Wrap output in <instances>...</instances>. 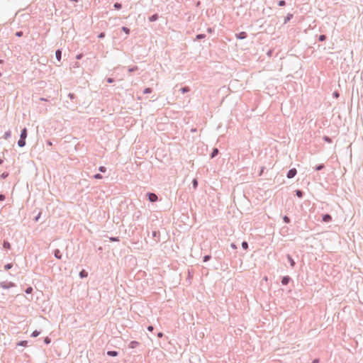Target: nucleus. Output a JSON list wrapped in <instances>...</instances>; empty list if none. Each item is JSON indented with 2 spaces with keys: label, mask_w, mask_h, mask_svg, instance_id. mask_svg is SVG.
<instances>
[{
  "label": "nucleus",
  "mask_w": 363,
  "mask_h": 363,
  "mask_svg": "<svg viewBox=\"0 0 363 363\" xmlns=\"http://www.w3.org/2000/svg\"><path fill=\"white\" fill-rule=\"evenodd\" d=\"M286 4V2L285 0H280V1H278V5L279 6H285Z\"/></svg>",
  "instance_id": "37998d69"
},
{
  "label": "nucleus",
  "mask_w": 363,
  "mask_h": 363,
  "mask_svg": "<svg viewBox=\"0 0 363 363\" xmlns=\"http://www.w3.org/2000/svg\"><path fill=\"white\" fill-rule=\"evenodd\" d=\"M286 257L287 259V260L289 261V264H290V266L294 268L295 266H296V262L294 261V259H293V257L289 255V254H287L286 255Z\"/></svg>",
  "instance_id": "6e6552de"
},
{
  "label": "nucleus",
  "mask_w": 363,
  "mask_h": 363,
  "mask_svg": "<svg viewBox=\"0 0 363 363\" xmlns=\"http://www.w3.org/2000/svg\"><path fill=\"white\" fill-rule=\"evenodd\" d=\"M190 87L188 86H182L179 89V91L182 93V94H186V93H188L190 91Z\"/></svg>",
  "instance_id": "aec40b11"
},
{
  "label": "nucleus",
  "mask_w": 363,
  "mask_h": 363,
  "mask_svg": "<svg viewBox=\"0 0 363 363\" xmlns=\"http://www.w3.org/2000/svg\"><path fill=\"white\" fill-rule=\"evenodd\" d=\"M294 16V14L293 13H288L285 18H284V24H286L288 22H289L292 18Z\"/></svg>",
  "instance_id": "a211bd4d"
},
{
  "label": "nucleus",
  "mask_w": 363,
  "mask_h": 363,
  "mask_svg": "<svg viewBox=\"0 0 363 363\" xmlns=\"http://www.w3.org/2000/svg\"><path fill=\"white\" fill-rule=\"evenodd\" d=\"M220 152L217 147H213L212 152L210 154L211 159H213L219 155Z\"/></svg>",
  "instance_id": "0eeeda50"
},
{
  "label": "nucleus",
  "mask_w": 363,
  "mask_h": 363,
  "mask_svg": "<svg viewBox=\"0 0 363 363\" xmlns=\"http://www.w3.org/2000/svg\"><path fill=\"white\" fill-rule=\"evenodd\" d=\"M4 162V160L0 158V165Z\"/></svg>",
  "instance_id": "338daca9"
},
{
  "label": "nucleus",
  "mask_w": 363,
  "mask_h": 363,
  "mask_svg": "<svg viewBox=\"0 0 363 363\" xmlns=\"http://www.w3.org/2000/svg\"><path fill=\"white\" fill-rule=\"evenodd\" d=\"M12 267H13L12 263H7L6 264L4 265V269L6 271L11 269Z\"/></svg>",
  "instance_id": "4c0bfd02"
},
{
  "label": "nucleus",
  "mask_w": 363,
  "mask_h": 363,
  "mask_svg": "<svg viewBox=\"0 0 363 363\" xmlns=\"http://www.w3.org/2000/svg\"><path fill=\"white\" fill-rule=\"evenodd\" d=\"M43 342L45 345H49L51 342V338L49 337H45Z\"/></svg>",
  "instance_id": "ea45409f"
},
{
  "label": "nucleus",
  "mask_w": 363,
  "mask_h": 363,
  "mask_svg": "<svg viewBox=\"0 0 363 363\" xmlns=\"http://www.w3.org/2000/svg\"><path fill=\"white\" fill-rule=\"evenodd\" d=\"M152 236L155 240L156 242H159L160 241V231H158V230H153L152 232Z\"/></svg>",
  "instance_id": "9d476101"
},
{
  "label": "nucleus",
  "mask_w": 363,
  "mask_h": 363,
  "mask_svg": "<svg viewBox=\"0 0 363 363\" xmlns=\"http://www.w3.org/2000/svg\"><path fill=\"white\" fill-rule=\"evenodd\" d=\"M207 32H208V33H213V32H214V29H213V28H211V27H208V28H207Z\"/></svg>",
  "instance_id": "4d7b16f0"
},
{
  "label": "nucleus",
  "mask_w": 363,
  "mask_h": 363,
  "mask_svg": "<svg viewBox=\"0 0 363 363\" xmlns=\"http://www.w3.org/2000/svg\"><path fill=\"white\" fill-rule=\"evenodd\" d=\"M93 177L96 179H101L103 178V176L99 174V173H97V174H95Z\"/></svg>",
  "instance_id": "79ce46f5"
},
{
  "label": "nucleus",
  "mask_w": 363,
  "mask_h": 363,
  "mask_svg": "<svg viewBox=\"0 0 363 363\" xmlns=\"http://www.w3.org/2000/svg\"><path fill=\"white\" fill-rule=\"evenodd\" d=\"M55 58L58 61V62H61V59H62V50L61 49L56 50Z\"/></svg>",
  "instance_id": "9b49d317"
},
{
  "label": "nucleus",
  "mask_w": 363,
  "mask_h": 363,
  "mask_svg": "<svg viewBox=\"0 0 363 363\" xmlns=\"http://www.w3.org/2000/svg\"><path fill=\"white\" fill-rule=\"evenodd\" d=\"M11 136V131L10 130H9L6 132H5V133L4 135V138L7 140V139L10 138Z\"/></svg>",
  "instance_id": "cd10ccee"
},
{
  "label": "nucleus",
  "mask_w": 363,
  "mask_h": 363,
  "mask_svg": "<svg viewBox=\"0 0 363 363\" xmlns=\"http://www.w3.org/2000/svg\"><path fill=\"white\" fill-rule=\"evenodd\" d=\"M282 218H283V221H284L285 223L289 224V223H291V219H290V218H289V216H284Z\"/></svg>",
  "instance_id": "473e14b6"
},
{
  "label": "nucleus",
  "mask_w": 363,
  "mask_h": 363,
  "mask_svg": "<svg viewBox=\"0 0 363 363\" xmlns=\"http://www.w3.org/2000/svg\"><path fill=\"white\" fill-rule=\"evenodd\" d=\"M53 255L55 256V257L57 259H62V253L60 252V250L59 249H55L54 251H53Z\"/></svg>",
  "instance_id": "f8f14e48"
},
{
  "label": "nucleus",
  "mask_w": 363,
  "mask_h": 363,
  "mask_svg": "<svg viewBox=\"0 0 363 363\" xmlns=\"http://www.w3.org/2000/svg\"><path fill=\"white\" fill-rule=\"evenodd\" d=\"M159 14L154 13L148 18L150 22H155L159 19Z\"/></svg>",
  "instance_id": "4468645a"
},
{
  "label": "nucleus",
  "mask_w": 363,
  "mask_h": 363,
  "mask_svg": "<svg viewBox=\"0 0 363 363\" xmlns=\"http://www.w3.org/2000/svg\"><path fill=\"white\" fill-rule=\"evenodd\" d=\"M152 91H153V90H152V88H150V87H147V88L144 89V90H143V94H150V93H152Z\"/></svg>",
  "instance_id": "c9c22d12"
},
{
  "label": "nucleus",
  "mask_w": 363,
  "mask_h": 363,
  "mask_svg": "<svg viewBox=\"0 0 363 363\" xmlns=\"http://www.w3.org/2000/svg\"><path fill=\"white\" fill-rule=\"evenodd\" d=\"M17 346L27 347L28 341L27 340H21L17 342Z\"/></svg>",
  "instance_id": "5701e85b"
},
{
  "label": "nucleus",
  "mask_w": 363,
  "mask_h": 363,
  "mask_svg": "<svg viewBox=\"0 0 363 363\" xmlns=\"http://www.w3.org/2000/svg\"><path fill=\"white\" fill-rule=\"evenodd\" d=\"M33 291V287H32V286H28V287L25 289V292H26V294H32Z\"/></svg>",
  "instance_id": "f704fd0d"
},
{
  "label": "nucleus",
  "mask_w": 363,
  "mask_h": 363,
  "mask_svg": "<svg viewBox=\"0 0 363 363\" xmlns=\"http://www.w3.org/2000/svg\"><path fill=\"white\" fill-rule=\"evenodd\" d=\"M147 200L151 203H155L159 200L158 196L153 192H147L146 194Z\"/></svg>",
  "instance_id": "f257e3e1"
},
{
  "label": "nucleus",
  "mask_w": 363,
  "mask_h": 363,
  "mask_svg": "<svg viewBox=\"0 0 363 363\" xmlns=\"http://www.w3.org/2000/svg\"><path fill=\"white\" fill-rule=\"evenodd\" d=\"M137 70H138V66H133V67H130L128 69V72L133 73L134 72H136Z\"/></svg>",
  "instance_id": "e433bc0d"
},
{
  "label": "nucleus",
  "mask_w": 363,
  "mask_h": 363,
  "mask_svg": "<svg viewBox=\"0 0 363 363\" xmlns=\"http://www.w3.org/2000/svg\"><path fill=\"white\" fill-rule=\"evenodd\" d=\"M206 37V35L205 34L200 33V34H198L196 35L195 40H201L204 39Z\"/></svg>",
  "instance_id": "393cba45"
},
{
  "label": "nucleus",
  "mask_w": 363,
  "mask_h": 363,
  "mask_svg": "<svg viewBox=\"0 0 363 363\" xmlns=\"http://www.w3.org/2000/svg\"><path fill=\"white\" fill-rule=\"evenodd\" d=\"M211 259V256L210 255H206L203 257V261L204 262L209 261Z\"/></svg>",
  "instance_id": "58836bf2"
},
{
  "label": "nucleus",
  "mask_w": 363,
  "mask_h": 363,
  "mask_svg": "<svg viewBox=\"0 0 363 363\" xmlns=\"http://www.w3.org/2000/svg\"><path fill=\"white\" fill-rule=\"evenodd\" d=\"M327 40V36L326 35H324V34H322V35H320L318 36V40L320 42H323V41H325Z\"/></svg>",
  "instance_id": "2f4dec72"
},
{
  "label": "nucleus",
  "mask_w": 363,
  "mask_h": 363,
  "mask_svg": "<svg viewBox=\"0 0 363 363\" xmlns=\"http://www.w3.org/2000/svg\"><path fill=\"white\" fill-rule=\"evenodd\" d=\"M274 53V50L273 49H269L267 52V55L268 57H272V55Z\"/></svg>",
  "instance_id": "de8ad7c7"
},
{
  "label": "nucleus",
  "mask_w": 363,
  "mask_h": 363,
  "mask_svg": "<svg viewBox=\"0 0 363 363\" xmlns=\"http://www.w3.org/2000/svg\"><path fill=\"white\" fill-rule=\"evenodd\" d=\"M68 97L70 99V100L73 101L77 98L76 95L74 93H69L68 94Z\"/></svg>",
  "instance_id": "a18cd8bd"
},
{
  "label": "nucleus",
  "mask_w": 363,
  "mask_h": 363,
  "mask_svg": "<svg viewBox=\"0 0 363 363\" xmlns=\"http://www.w3.org/2000/svg\"><path fill=\"white\" fill-rule=\"evenodd\" d=\"M26 139H25V138L22 139V138H20V139L18 141V147H24L26 145Z\"/></svg>",
  "instance_id": "412c9836"
},
{
  "label": "nucleus",
  "mask_w": 363,
  "mask_h": 363,
  "mask_svg": "<svg viewBox=\"0 0 363 363\" xmlns=\"http://www.w3.org/2000/svg\"><path fill=\"white\" fill-rule=\"evenodd\" d=\"M9 175V173L8 172H3L1 175H0V178L1 179H6Z\"/></svg>",
  "instance_id": "72a5a7b5"
},
{
  "label": "nucleus",
  "mask_w": 363,
  "mask_h": 363,
  "mask_svg": "<svg viewBox=\"0 0 363 363\" xmlns=\"http://www.w3.org/2000/svg\"><path fill=\"white\" fill-rule=\"evenodd\" d=\"M107 355L109 357H116L118 355V352L116 350H108L106 352Z\"/></svg>",
  "instance_id": "6ab92c4d"
},
{
  "label": "nucleus",
  "mask_w": 363,
  "mask_h": 363,
  "mask_svg": "<svg viewBox=\"0 0 363 363\" xmlns=\"http://www.w3.org/2000/svg\"><path fill=\"white\" fill-rule=\"evenodd\" d=\"M333 96L335 99H338L340 97V93L338 91H335L333 93Z\"/></svg>",
  "instance_id": "49530a36"
},
{
  "label": "nucleus",
  "mask_w": 363,
  "mask_h": 363,
  "mask_svg": "<svg viewBox=\"0 0 363 363\" xmlns=\"http://www.w3.org/2000/svg\"><path fill=\"white\" fill-rule=\"evenodd\" d=\"M42 213L40 211L36 216L34 217L33 220L38 222L41 216Z\"/></svg>",
  "instance_id": "c03bdc74"
},
{
  "label": "nucleus",
  "mask_w": 363,
  "mask_h": 363,
  "mask_svg": "<svg viewBox=\"0 0 363 363\" xmlns=\"http://www.w3.org/2000/svg\"><path fill=\"white\" fill-rule=\"evenodd\" d=\"M40 330H34L32 333H31V337H38L40 334Z\"/></svg>",
  "instance_id": "7c9ffc66"
},
{
  "label": "nucleus",
  "mask_w": 363,
  "mask_h": 363,
  "mask_svg": "<svg viewBox=\"0 0 363 363\" xmlns=\"http://www.w3.org/2000/svg\"><path fill=\"white\" fill-rule=\"evenodd\" d=\"M121 30L123 31L126 35H129L130 33V29L126 26H122Z\"/></svg>",
  "instance_id": "a878e982"
},
{
  "label": "nucleus",
  "mask_w": 363,
  "mask_h": 363,
  "mask_svg": "<svg viewBox=\"0 0 363 363\" xmlns=\"http://www.w3.org/2000/svg\"><path fill=\"white\" fill-rule=\"evenodd\" d=\"M69 1H72V2H79L80 0H69Z\"/></svg>",
  "instance_id": "69168bd1"
},
{
  "label": "nucleus",
  "mask_w": 363,
  "mask_h": 363,
  "mask_svg": "<svg viewBox=\"0 0 363 363\" xmlns=\"http://www.w3.org/2000/svg\"><path fill=\"white\" fill-rule=\"evenodd\" d=\"M16 286V284L12 281H1L0 282V286L4 289H9L10 288H13Z\"/></svg>",
  "instance_id": "f03ea898"
},
{
  "label": "nucleus",
  "mask_w": 363,
  "mask_h": 363,
  "mask_svg": "<svg viewBox=\"0 0 363 363\" xmlns=\"http://www.w3.org/2000/svg\"><path fill=\"white\" fill-rule=\"evenodd\" d=\"M264 169H265V167H261L260 171L259 172V176H262L263 174Z\"/></svg>",
  "instance_id": "5fc2aeb1"
},
{
  "label": "nucleus",
  "mask_w": 363,
  "mask_h": 363,
  "mask_svg": "<svg viewBox=\"0 0 363 363\" xmlns=\"http://www.w3.org/2000/svg\"><path fill=\"white\" fill-rule=\"evenodd\" d=\"M325 167L324 164H317L314 169L315 171H321Z\"/></svg>",
  "instance_id": "4be33fe9"
},
{
  "label": "nucleus",
  "mask_w": 363,
  "mask_h": 363,
  "mask_svg": "<svg viewBox=\"0 0 363 363\" xmlns=\"http://www.w3.org/2000/svg\"><path fill=\"white\" fill-rule=\"evenodd\" d=\"M3 247L5 250H11V243L8 240H4V242H3Z\"/></svg>",
  "instance_id": "dca6fc26"
},
{
  "label": "nucleus",
  "mask_w": 363,
  "mask_h": 363,
  "mask_svg": "<svg viewBox=\"0 0 363 363\" xmlns=\"http://www.w3.org/2000/svg\"><path fill=\"white\" fill-rule=\"evenodd\" d=\"M296 174H297V170H296V168H294H294H291V169H290L288 171V172H287V174H286V177H287L288 179H292V178H294V177L296 175Z\"/></svg>",
  "instance_id": "20e7f679"
},
{
  "label": "nucleus",
  "mask_w": 363,
  "mask_h": 363,
  "mask_svg": "<svg viewBox=\"0 0 363 363\" xmlns=\"http://www.w3.org/2000/svg\"><path fill=\"white\" fill-rule=\"evenodd\" d=\"M113 8L114 9L116 10H120L122 9V4L121 3H118V2H116L115 4H113Z\"/></svg>",
  "instance_id": "bb28decb"
},
{
  "label": "nucleus",
  "mask_w": 363,
  "mask_h": 363,
  "mask_svg": "<svg viewBox=\"0 0 363 363\" xmlns=\"http://www.w3.org/2000/svg\"><path fill=\"white\" fill-rule=\"evenodd\" d=\"M235 37L239 40H244L247 38V33L245 31H241L240 33H235Z\"/></svg>",
  "instance_id": "39448f33"
},
{
  "label": "nucleus",
  "mask_w": 363,
  "mask_h": 363,
  "mask_svg": "<svg viewBox=\"0 0 363 363\" xmlns=\"http://www.w3.org/2000/svg\"><path fill=\"white\" fill-rule=\"evenodd\" d=\"M106 36V33L105 32H101L98 35V38H100V39H103Z\"/></svg>",
  "instance_id": "8fccbe9b"
},
{
  "label": "nucleus",
  "mask_w": 363,
  "mask_h": 363,
  "mask_svg": "<svg viewBox=\"0 0 363 363\" xmlns=\"http://www.w3.org/2000/svg\"><path fill=\"white\" fill-rule=\"evenodd\" d=\"M99 170L100 172L104 173L106 172V167L104 166H101V167H99Z\"/></svg>",
  "instance_id": "09e8293b"
},
{
  "label": "nucleus",
  "mask_w": 363,
  "mask_h": 363,
  "mask_svg": "<svg viewBox=\"0 0 363 363\" xmlns=\"http://www.w3.org/2000/svg\"><path fill=\"white\" fill-rule=\"evenodd\" d=\"M193 278V272L190 270H188V276H187V280L190 281V280Z\"/></svg>",
  "instance_id": "a19ab883"
},
{
  "label": "nucleus",
  "mask_w": 363,
  "mask_h": 363,
  "mask_svg": "<svg viewBox=\"0 0 363 363\" xmlns=\"http://www.w3.org/2000/svg\"><path fill=\"white\" fill-rule=\"evenodd\" d=\"M140 342L136 340H132L128 344V347L130 349H135L140 345Z\"/></svg>",
  "instance_id": "1a4fd4ad"
},
{
  "label": "nucleus",
  "mask_w": 363,
  "mask_h": 363,
  "mask_svg": "<svg viewBox=\"0 0 363 363\" xmlns=\"http://www.w3.org/2000/svg\"><path fill=\"white\" fill-rule=\"evenodd\" d=\"M79 277L81 279H84L88 277V272L85 269H82L79 273Z\"/></svg>",
  "instance_id": "f3484780"
},
{
  "label": "nucleus",
  "mask_w": 363,
  "mask_h": 363,
  "mask_svg": "<svg viewBox=\"0 0 363 363\" xmlns=\"http://www.w3.org/2000/svg\"><path fill=\"white\" fill-rule=\"evenodd\" d=\"M82 57H83V54H82V53L81 54H78L76 56V59L77 60H81Z\"/></svg>",
  "instance_id": "bf43d9fd"
},
{
  "label": "nucleus",
  "mask_w": 363,
  "mask_h": 363,
  "mask_svg": "<svg viewBox=\"0 0 363 363\" xmlns=\"http://www.w3.org/2000/svg\"><path fill=\"white\" fill-rule=\"evenodd\" d=\"M110 240L111 242H118L119 241V238L118 237H111L110 238Z\"/></svg>",
  "instance_id": "3c124183"
},
{
  "label": "nucleus",
  "mask_w": 363,
  "mask_h": 363,
  "mask_svg": "<svg viewBox=\"0 0 363 363\" xmlns=\"http://www.w3.org/2000/svg\"><path fill=\"white\" fill-rule=\"evenodd\" d=\"M6 199V196L3 194H0V201H3Z\"/></svg>",
  "instance_id": "6e6d98bb"
},
{
  "label": "nucleus",
  "mask_w": 363,
  "mask_h": 363,
  "mask_svg": "<svg viewBox=\"0 0 363 363\" xmlns=\"http://www.w3.org/2000/svg\"><path fill=\"white\" fill-rule=\"evenodd\" d=\"M322 220L325 223H329L332 220V216L329 213L322 215Z\"/></svg>",
  "instance_id": "423d86ee"
},
{
  "label": "nucleus",
  "mask_w": 363,
  "mask_h": 363,
  "mask_svg": "<svg viewBox=\"0 0 363 363\" xmlns=\"http://www.w3.org/2000/svg\"><path fill=\"white\" fill-rule=\"evenodd\" d=\"M291 281H293V280L289 275H286L281 277V282L283 286L288 285Z\"/></svg>",
  "instance_id": "7ed1b4c3"
},
{
  "label": "nucleus",
  "mask_w": 363,
  "mask_h": 363,
  "mask_svg": "<svg viewBox=\"0 0 363 363\" xmlns=\"http://www.w3.org/2000/svg\"><path fill=\"white\" fill-rule=\"evenodd\" d=\"M242 247L243 250H247L249 247L248 242L245 240L242 242Z\"/></svg>",
  "instance_id": "c756f323"
},
{
  "label": "nucleus",
  "mask_w": 363,
  "mask_h": 363,
  "mask_svg": "<svg viewBox=\"0 0 363 363\" xmlns=\"http://www.w3.org/2000/svg\"><path fill=\"white\" fill-rule=\"evenodd\" d=\"M191 184L194 189H196L199 185L198 179L196 178H194L191 182Z\"/></svg>",
  "instance_id": "b1692460"
},
{
  "label": "nucleus",
  "mask_w": 363,
  "mask_h": 363,
  "mask_svg": "<svg viewBox=\"0 0 363 363\" xmlns=\"http://www.w3.org/2000/svg\"><path fill=\"white\" fill-rule=\"evenodd\" d=\"M4 63V60L0 59V65Z\"/></svg>",
  "instance_id": "774afa93"
},
{
  "label": "nucleus",
  "mask_w": 363,
  "mask_h": 363,
  "mask_svg": "<svg viewBox=\"0 0 363 363\" xmlns=\"http://www.w3.org/2000/svg\"><path fill=\"white\" fill-rule=\"evenodd\" d=\"M46 145L47 146H52V143L50 140H48L46 141Z\"/></svg>",
  "instance_id": "680f3d73"
},
{
  "label": "nucleus",
  "mask_w": 363,
  "mask_h": 363,
  "mask_svg": "<svg viewBox=\"0 0 363 363\" xmlns=\"http://www.w3.org/2000/svg\"><path fill=\"white\" fill-rule=\"evenodd\" d=\"M147 330H148L149 331H152V330H154V327H153L152 325H149V326L147 327Z\"/></svg>",
  "instance_id": "0e129e2a"
},
{
  "label": "nucleus",
  "mask_w": 363,
  "mask_h": 363,
  "mask_svg": "<svg viewBox=\"0 0 363 363\" xmlns=\"http://www.w3.org/2000/svg\"><path fill=\"white\" fill-rule=\"evenodd\" d=\"M28 136V130L26 128H23L21 131L20 138L22 139H26Z\"/></svg>",
  "instance_id": "ddd939ff"
},
{
  "label": "nucleus",
  "mask_w": 363,
  "mask_h": 363,
  "mask_svg": "<svg viewBox=\"0 0 363 363\" xmlns=\"http://www.w3.org/2000/svg\"><path fill=\"white\" fill-rule=\"evenodd\" d=\"M323 140L328 143H333V140L330 137L328 136V135H324L323 138Z\"/></svg>",
  "instance_id": "c85d7f7f"
},
{
  "label": "nucleus",
  "mask_w": 363,
  "mask_h": 363,
  "mask_svg": "<svg viewBox=\"0 0 363 363\" xmlns=\"http://www.w3.org/2000/svg\"><path fill=\"white\" fill-rule=\"evenodd\" d=\"M320 362V359L318 358H315L314 359L311 363H319Z\"/></svg>",
  "instance_id": "e2e57ef3"
},
{
  "label": "nucleus",
  "mask_w": 363,
  "mask_h": 363,
  "mask_svg": "<svg viewBox=\"0 0 363 363\" xmlns=\"http://www.w3.org/2000/svg\"><path fill=\"white\" fill-rule=\"evenodd\" d=\"M296 196L299 199H302L305 195V192L301 189H296L295 191Z\"/></svg>",
  "instance_id": "2eb2a0df"
},
{
  "label": "nucleus",
  "mask_w": 363,
  "mask_h": 363,
  "mask_svg": "<svg viewBox=\"0 0 363 363\" xmlns=\"http://www.w3.org/2000/svg\"><path fill=\"white\" fill-rule=\"evenodd\" d=\"M106 80L109 84H111V83L114 82V79L111 78V77H108V78H106Z\"/></svg>",
  "instance_id": "603ef678"
},
{
  "label": "nucleus",
  "mask_w": 363,
  "mask_h": 363,
  "mask_svg": "<svg viewBox=\"0 0 363 363\" xmlns=\"http://www.w3.org/2000/svg\"><path fill=\"white\" fill-rule=\"evenodd\" d=\"M17 37H21L23 36V32L20 30V31H17L15 34Z\"/></svg>",
  "instance_id": "864d4df0"
},
{
  "label": "nucleus",
  "mask_w": 363,
  "mask_h": 363,
  "mask_svg": "<svg viewBox=\"0 0 363 363\" xmlns=\"http://www.w3.org/2000/svg\"><path fill=\"white\" fill-rule=\"evenodd\" d=\"M157 337H158L161 338V337H162L164 335V333H162V332H159V333H157Z\"/></svg>",
  "instance_id": "052dcab7"
},
{
  "label": "nucleus",
  "mask_w": 363,
  "mask_h": 363,
  "mask_svg": "<svg viewBox=\"0 0 363 363\" xmlns=\"http://www.w3.org/2000/svg\"><path fill=\"white\" fill-rule=\"evenodd\" d=\"M230 247H231V248H232V249H233V250H236V249H238L237 245H235V243H234V242H232V243L230 244Z\"/></svg>",
  "instance_id": "13d9d810"
}]
</instances>
